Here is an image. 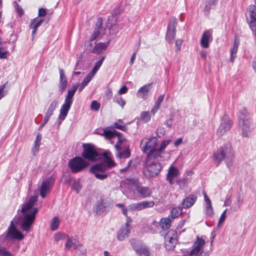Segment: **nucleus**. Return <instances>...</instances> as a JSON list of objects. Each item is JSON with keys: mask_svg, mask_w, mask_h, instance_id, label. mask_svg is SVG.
<instances>
[{"mask_svg": "<svg viewBox=\"0 0 256 256\" xmlns=\"http://www.w3.org/2000/svg\"><path fill=\"white\" fill-rule=\"evenodd\" d=\"M130 156V151L129 148V146H126V149L122 151H116V156L119 158H127Z\"/></svg>", "mask_w": 256, "mask_h": 256, "instance_id": "nucleus-34", "label": "nucleus"}, {"mask_svg": "<svg viewBox=\"0 0 256 256\" xmlns=\"http://www.w3.org/2000/svg\"><path fill=\"white\" fill-rule=\"evenodd\" d=\"M46 10L44 8H40L38 10V16H46Z\"/></svg>", "mask_w": 256, "mask_h": 256, "instance_id": "nucleus-64", "label": "nucleus"}, {"mask_svg": "<svg viewBox=\"0 0 256 256\" xmlns=\"http://www.w3.org/2000/svg\"><path fill=\"white\" fill-rule=\"evenodd\" d=\"M40 146H34L32 148V153L33 156H36V154L38 152Z\"/></svg>", "mask_w": 256, "mask_h": 256, "instance_id": "nucleus-63", "label": "nucleus"}, {"mask_svg": "<svg viewBox=\"0 0 256 256\" xmlns=\"http://www.w3.org/2000/svg\"><path fill=\"white\" fill-rule=\"evenodd\" d=\"M80 246V242L76 238H72L69 236H66V242L64 245L66 250H69L70 248L76 250L77 248Z\"/></svg>", "mask_w": 256, "mask_h": 256, "instance_id": "nucleus-22", "label": "nucleus"}, {"mask_svg": "<svg viewBox=\"0 0 256 256\" xmlns=\"http://www.w3.org/2000/svg\"><path fill=\"white\" fill-rule=\"evenodd\" d=\"M7 82L5 83L4 85L0 86V100L4 96L7 92L8 90H4L6 86V85Z\"/></svg>", "mask_w": 256, "mask_h": 256, "instance_id": "nucleus-55", "label": "nucleus"}, {"mask_svg": "<svg viewBox=\"0 0 256 256\" xmlns=\"http://www.w3.org/2000/svg\"><path fill=\"white\" fill-rule=\"evenodd\" d=\"M204 200L206 202V214L207 216L212 217L214 214V209L212 206L211 200L206 192H204Z\"/></svg>", "mask_w": 256, "mask_h": 256, "instance_id": "nucleus-24", "label": "nucleus"}, {"mask_svg": "<svg viewBox=\"0 0 256 256\" xmlns=\"http://www.w3.org/2000/svg\"><path fill=\"white\" fill-rule=\"evenodd\" d=\"M155 202L152 201H142L136 204H132L130 206L132 210H141L144 208H150L154 206Z\"/></svg>", "mask_w": 256, "mask_h": 256, "instance_id": "nucleus-18", "label": "nucleus"}, {"mask_svg": "<svg viewBox=\"0 0 256 256\" xmlns=\"http://www.w3.org/2000/svg\"><path fill=\"white\" fill-rule=\"evenodd\" d=\"M132 249L140 256H150V252L148 248L143 242L134 238L129 240Z\"/></svg>", "mask_w": 256, "mask_h": 256, "instance_id": "nucleus-9", "label": "nucleus"}, {"mask_svg": "<svg viewBox=\"0 0 256 256\" xmlns=\"http://www.w3.org/2000/svg\"><path fill=\"white\" fill-rule=\"evenodd\" d=\"M206 244L205 240L199 236L196 237L192 245V248L189 253L190 256H199L200 253Z\"/></svg>", "mask_w": 256, "mask_h": 256, "instance_id": "nucleus-16", "label": "nucleus"}, {"mask_svg": "<svg viewBox=\"0 0 256 256\" xmlns=\"http://www.w3.org/2000/svg\"><path fill=\"white\" fill-rule=\"evenodd\" d=\"M247 22L252 30L254 35L256 37V6L250 5L247 8L246 13Z\"/></svg>", "mask_w": 256, "mask_h": 256, "instance_id": "nucleus-10", "label": "nucleus"}, {"mask_svg": "<svg viewBox=\"0 0 256 256\" xmlns=\"http://www.w3.org/2000/svg\"><path fill=\"white\" fill-rule=\"evenodd\" d=\"M232 122L227 115H224L222 118L220 124L217 130V134L220 136L224 135L229 130L232 126Z\"/></svg>", "mask_w": 256, "mask_h": 256, "instance_id": "nucleus-14", "label": "nucleus"}, {"mask_svg": "<svg viewBox=\"0 0 256 256\" xmlns=\"http://www.w3.org/2000/svg\"><path fill=\"white\" fill-rule=\"evenodd\" d=\"M128 90V88L127 86L124 85V86H122L118 90V94L120 95L124 94H126Z\"/></svg>", "mask_w": 256, "mask_h": 256, "instance_id": "nucleus-62", "label": "nucleus"}, {"mask_svg": "<svg viewBox=\"0 0 256 256\" xmlns=\"http://www.w3.org/2000/svg\"><path fill=\"white\" fill-rule=\"evenodd\" d=\"M228 210L226 209L223 212L222 214L218 224V226L220 227L221 226L222 224H223V222H224L226 218V214Z\"/></svg>", "mask_w": 256, "mask_h": 256, "instance_id": "nucleus-50", "label": "nucleus"}, {"mask_svg": "<svg viewBox=\"0 0 256 256\" xmlns=\"http://www.w3.org/2000/svg\"><path fill=\"white\" fill-rule=\"evenodd\" d=\"M104 162L106 164L105 165L107 167V170L116 166V163L110 158H106L104 160Z\"/></svg>", "mask_w": 256, "mask_h": 256, "instance_id": "nucleus-48", "label": "nucleus"}, {"mask_svg": "<svg viewBox=\"0 0 256 256\" xmlns=\"http://www.w3.org/2000/svg\"><path fill=\"white\" fill-rule=\"evenodd\" d=\"M72 188L78 193L82 188V186L78 182L74 180L71 185Z\"/></svg>", "mask_w": 256, "mask_h": 256, "instance_id": "nucleus-46", "label": "nucleus"}, {"mask_svg": "<svg viewBox=\"0 0 256 256\" xmlns=\"http://www.w3.org/2000/svg\"><path fill=\"white\" fill-rule=\"evenodd\" d=\"M152 85V83H150L141 87L136 93L137 96L140 98L146 100L148 97V92L151 88Z\"/></svg>", "mask_w": 256, "mask_h": 256, "instance_id": "nucleus-23", "label": "nucleus"}, {"mask_svg": "<svg viewBox=\"0 0 256 256\" xmlns=\"http://www.w3.org/2000/svg\"><path fill=\"white\" fill-rule=\"evenodd\" d=\"M92 78L93 76L88 74L83 81L80 84H78V90L79 92L82 91L84 88L89 83Z\"/></svg>", "mask_w": 256, "mask_h": 256, "instance_id": "nucleus-39", "label": "nucleus"}, {"mask_svg": "<svg viewBox=\"0 0 256 256\" xmlns=\"http://www.w3.org/2000/svg\"><path fill=\"white\" fill-rule=\"evenodd\" d=\"M104 58L105 57L104 56L102 57L99 60L95 62L94 66L92 70L89 73L90 74H91L93 76L95 75V74L96 73L98 70H99V68L102 65Z\"/></svg>", "mask_w": 256, "mask_h": 256, "instance_id": "nucleus-38", "label": "nucleus"}, {"mask_svg": "<svg viewBox=\"0 0 256 256\" xmlns=\"http://www.w3.org/2000/svg\"><path fill=\"white\" fill-rule=\"evenodd\" d=\"M102 24L103 20L102 18H98L94 30L90 38V42L94 40L96 38L100 36V34L103 30Z\"/></svg>", "mask_w": 256, "mask_h": 256, "instance_id": "nucleus-20", "label": "nucleus"}, {"mask_svg": "<svg viewBox=\"0 0 256 256\" xmlns=\"http://www.w3.org/2000/svg\"><path fill=\"white\" fill-rule=\"evenodd\" d=\"M38 200V196H33L30 197L28 202L22 206L21 212L22 214L20 218L21 228L25 232H28L30 227L34 222L36 214L38 210L34 208Z\"/></svg>", "mask_w": 256, "mask_h": 256, "instance_id": "nucleus-1", "label": "nucleus"}, {"mask_svg": "<svg viewBox=\"0 0 256 256\" xmlns=\"http://www.w3.org/2000/svg\"><path fill=\"white\" fill-rule=\"evenodd\" d=\"M0 254L2 256H12L11 254L6 249L0 246Z\"/></svg>", "mask_w": 256, "mask_h": 256, "instance_id": "nucleus-53", "label": "nucleus"}, {"mask_svg": "<svg viewBox=\"0 0 256 256\" xmlns=\"http://www.w3.org/2000/svg\"><path fill=\"white\" fill-rule=\"evenodd\" d=\"M213 156L217 162V166L222 160H225L228 168H230L234 158V151L231 144L227 143L224 146L220 147L214 154Z\"/></svg>", "mask_w": 256, "mask_h": 256, "instance_id": "nucleus-2", "label": "nucleus"}, {"mask_svg": "<svg viewBox=\"0 0 256 256\" xmlns=\"http://www.w3.org/2000/svg\"><path fill=\"white\" fill-rule=\"evenodd\" d=\"M100 108V104L96 100H93L90 104L91 110L95 111H98Z\"/></svg>", "mask_w": 256, "mask_h": 256, "instance_id": "nucleus-52", "label": "nucleus"}, {"mask_svg": "<svg viewBox=\"0 0 256 256\" xmlns=\"http://www.w3.org/2000/svg\"><path fill=\"white\" fill-rule=\"evenodd\" d=\"M105 208V206L104 204V202L102 200L99 202L97 205L96 211L98 213L100 214L104 212Z\"/></svg>", "mask_w": 256, "mask_h": 256, "instance_id": "nucleus-51", "label": "nucleus"}, {"mask_svg": "<svg viewBox=\"0 0 256 256\" xmlns=\"http://www.w3.org/2000/svg\"><path fill=\"white\" fill-rule=\"evenodd\" d=\"M172 220L170 216H169L168 218H162L160 224L156 220H154L150 225V227L154 230H150V232L152 233L156 232L158 228L159 225L164 230H166L170 228L171 226L170 223Z\"/></svg>", "mask_w": 256, "mask_h": 256, "instance_id": "nucleus-13", "label": "nucleus"}, {"mask_svg": "<svg viewBox=\"0 0 256 256\" xmlns=\"http://www.w3.org/2000/svg\"><path fill=\"white\" fill-rule=\"evenodd\" d=\"M82 148L83 151L82 153V157L84 160L94 162L99 156V154L93 144H82Z\"/></svg>", "mask_w": 256, "mask_h": 256, "instance_id": "nucleus-8", "label": "nucleus"}, {"mask_svg": "<svg viewBox=\"0 0 256 256\" xmlns=\"http://www.w3.org/2000/svg\"><path fill=\"white\" fill-rule=\"evenodd\" d=\"M68 235L64 234L62 232H58L54 236V239L56 242H58L61 240L66 239V236Z\"/></svg>", "mask_w": 256, "mask_h": 256, "instance_id": "nucleus-47", "label": "nucleus"}, {"mask_svg": "<svg viewBox=\"0 0 256 256\" xmlns=\"http://www.w3.org/2000/svg\"><path fill=\"white\" fill-rule=\"evenodd\" d=\"M158 157L148 155L143 173L146 178H154L158 175L162 169L161 164L158 162Z\"/></svg>", "mask_w": 256, "mask_h": 256, "instance_id": "nucleus-3", "label": "nucleus"}, {"mask_svg": "<svg viewBox=\"0 0 256 256\" xmlns=\"http://www.w3.org/2000/svg\"><path fill=\"white\" fill-rule=\"evenodd\" d=\"M60 220L58 217H54L51 221L50 228L52 230H56L59 226Z\"/></svg>", "mask_w": 256, "mask_h": 256, "instance_id": "nucleus-44", "label": "nucleus"}, {"mask_svg": "<svg viewBox=\"0 0 256 256\" xmlns=\"http://www.w3.org/2000/svg\"><path fill=\"white\" fill-rule=\"evenodd\" d=\"M114 126L115 128L122 131H126V126L118 124L117 122H114Z\"/></svg>", "mask_w": 256, "mask_h": 256, "instance_id": "nucleus-59", "label": "nucleus"}, {"mask_svg": "<svg viewBox=\"0 0 256 256\" xmlns=\"http://www.w3.org/2000/svg\"><path fill=\"white\" fill-rule=\"evenodd\" d=\"M170 140H166L163 141L159 148L158 149L156 148V152H155V154H156V156L159 158L160 157V154L165 149L166 146L169 144L170 142Z\"/></svg>", "mask_w": 256, "mask_h": 256, "instance_id": "nucleus-41", "label": "nucleus"}, {"mask_svg": "<svg viewBox=\"0 0 256 256\" xmlns=\"http://www.w3.org/2000/svg\"><path fill=\"white\" fill-rule=\"evenodd\" d=\"M177 232L175 230L168 231L165 236L164 238H168L170 240H176Z\"/></svg>", "mask_w": 256, "mask_h": 256, "instance_id": "nucleus-43", "label": "nucleus"}, {"mask_svg": "<svg viewBox=\"0 0 256 256\" xmlns=\"http://www.w3.org/2000/svg\"><path fill=\"white\" fill-rule=\"evenodd\" d=\"M106 170H107V167L104 164H95L92 166L90 169V172L97 179L100 180H104L108 178V174Z\"/></svg>", "mask_w": 256, "mask_h": 256, "instance_id": "nucleus-11", "label": "nucleus"}, {"mask_svg": "<svg viewBox=\"0 0 256 256\" xmlns=\"http://www.w3.org/2000/svg\"><path fill=\"white\" fill-rule=\"evenodd\" d=\"M54 184L53 179L52 176L48 177L43 180L40 188V196L44 198L47 194L50 192V188Z\"/></svg>", "mask_w": 256, "mask_h": 256, "instance_id": "nucleus-15", "label": "nucleus"}, {"mask_svg": "<svg viewBox=\"0 0 256 256\" xmlns=\"http://www.w3.org/2000/svg\"><path fill=\"white\" fill-rule=\"evenodd\" d=\"M176 19L173 18L168 26L166 38V41L170 44H172L176 38Z\"/></svg>", "mask_w": 256, "mask_h": 256, "instance_id": "nucleus-12", "label": "nucleus"}, {"mask_svg": "<svg viewBox=\"0 0 256 256\" xmlns=\"http://www.w3.org/2000/svg\"><path fill=\"white\" fill-rule=\"evenodd\" d=\"M180 175V172L179 170L177 168L171 165L168 168L166 176V180L172 186L174 183V180L178 178Z\"/></svg>", "mask_w": 256, "mask_h": 256, "instance_id": "nucleus-17", "label": "nucleus"}, {"mask_svg": "<svg viewBox=\"0 0 256 256\" xmlns=\"http://www.w3.org/2000/svg\"><path fill=\"white\" fill-rule=\"evenodd\" d=\"M165 239V248L168 250H172L175 248L177 240H170L168 238Z\"/></svg>", "mask_w": 256, "mask_h": 256, "instance_id": "nucleus-40", "label": "nucleus"}, {"mask_svg": "<svg viewBox=\"0 0 256 256\" xmlns=\"http://www.w3.org/2000/svg\"><path fill=\"white\" fill-rule=\"evenodd\" d=\"M43 21V19L38 18H34L31 20L30 28L32 30V38L37 31L38 28L41 26Z\"/></svg>", "mask_w": 256, "mask_h": 256, "instance_id": "nucleus-26", "label": "nucleus"}, {"mask_svg": "<svg viewBox=\"0 0 256 256\" xmlns=\"http://www.w3.org/2000/svg\"><path fill=\"white\" fill-rule=\"evenodd\" d=\"M50 118L44 115V120L42 121V124H40V126H39V128H38V130H40L43 128V126L48 122V121L50 120Z\"/></svg>", "mask_w": 256, "mask_h": 256, "instance_id": "nucleus-60", "label": "nucleus"}, {"mask_svg": "<svg viewBox=\"0 0 256 256\" xmlns=\"http://www.w3.org/2000/svg\"><path fill=\"white\" fill-rule=\"evenodd\" d=\"M24 238V236L21 232L17 230L14 226L12 221L11 222L10 224L8 226L6 234H4L0 236V240H22Z\"/></svg>", "mask_w": 256, "mask_h": 256, "instance_id": "nucleus-7", "label": "nucleus"}, {"mask_svg": "<svg viewBox=\"0 0 256 256\" xmlns=\"http://www.w3.org/2000/svg\"><path fill=\"white\" fill-rule=\"evenodd\" d=\"M42 140V134L38 133L36 137V138L34 140V146H40V142Z\"/></svg>", "mask_w": 256, "mask_h": 256, "instance_id": "nucleus-57", "label": "nucleus"}, {"mask_svg": "<svg viewBox=\"0 0 256 256\" xmlns=\"http://www.w3.org/2000/svg\"><path fill=\"white\" fill-rule=\"evenodd\" d=\"M114 102L117 103L122 108H124V106L126 104V101L124 100L121 96H115L114 98Z\"/></svg>", "mask_w": 256, "mask_h": 256, "instance_id": "nucleus-45", "label": "nucleus"}, {"mask_svg": "<svg viewBox=\"0 0 256 256\" xmlns=\"http://www.w3.org/2000/svg\"><path fill=\"white\" fill-rule=\"evenodd\" d=\"M109 45V42H99L96 44L95 46L91 50V52L94 54H100L103 50H106Z\"/></svg>", "mask_w": 256, "mask_h": 256, "instance_id": "nucleus-28", "label": "nucleus"}, {"mask_svg": "<svg viewBox=\"0 0 256 256\" xmlns=\"http://www.w3.org/2000/svg\"><path fill=\"white\" fill-rule=\"evenodd\" d=\"M183 42V40L182 39H178L175 42L176 52H178L180 50V47Z\"/></svg>", "mask_w": 256, "mask_h": 256, "instance_id": "nucleus-54", "label": "nucleus"}, {"mask_svg": "<svg viewBox=\"0 0 256 256\" xmlns=\"http://www.w3.org/2000/svg\"><path fill=\"white\" fill-rule=\"evenodd\" d=\"M165 134V130L163 128H160L156 130V136L158 138H161Z\"/></svg>", "mask_w": 256, "mask_h": 256, "instance_id": "nucleus-56", "label": "nucleus"}, {"mask_svg": "<svg viewBox=\"0 0 256 256\" xmlns=\"http://www.w3.org/2000/svg\"><path fill=\"white\" fill-rule=\"evenodd\" d=\"M59 72L60 74L59 88L61 92H64L67 86L68 81L66 76L64 74L63 70L60 69Z\"/></svg>", "mask_w": 256, "mask_h": 256, "instance_id": "nucleus-31", "label": "nucleus"}, {"mask_svg": "<svg viewBox=\"0 0 256 256\" xmlns=\"http://www.w3.org/2000/svg\"><path fill=\"white\" fill-rule=\"evenodd\" d=\"M80 245L78 248V250L81 254H86V250L83 246L82 244L80 242Z\"/></svg>", "mask_w": 256, "mask_h": 256, "instance_id": "nucleus-61", "label": "nucleus"}, {"mask_svg": "<svg viewBox=\"0 0 256 256\" xmlns=\"http://www.w3.org/2000/svg\"><path fill=\"white\" fill-rule=\"evenodd\" d=\"M197 199L196 196L190 194L186 197L182 201V205L184 208H189L191 207L196 202Z\"/></svg>", "mask_w": 256, "mask_h": 256, "instance_id": "nucleus-30", "label": "nucleus"}, {"mask_svg": "<svg viewBox=\"0 0 256 256\" xmlns=\"http://www.w3.org/2000/svg\"><path fill=\"white\" fill-rule=\"evenodd\" d=\"M116 136L118 138V142L114 145V148L116 151H118L121 150V146L127 142V140L120 132H118Z\"/></svg>", "mask_w": 256, "mask_h": 256, "instance_id": "nucleus-33", "label": "nucleus"}, {"mask_svg": "<svg viewBox=\"0 0 256 256\" xmlns=\"http://www.w3.org/2000/svg\"><path fill=\"white\" fill-rule=\"evenodd\" d=\"M71 106V104L64 102L61 106L58 116V120L60 121V123L66 118Z\"/></svg>", "mask_w": 256, "mask_h": 256, "instance_id": "nucleus-25", "label": "nucleus"}, {"mask_svg": "<svg viewBox=\"0 0 256 256\" xmlns=\"http://www.w3.org/2000/svg\"><path fill=\"white\" fill-rule=\"evenodd\" d=\"M102 132L105 138L108 140H111L116 136L118 134V132L115 130H107L106 129H102L100 130Z\"/></svg>", "mask_w": 256, "mask_h": 256, "instance_id": "nucleus-37", "label": "nucleus"}, {"mask_svg": "<svg viewBox=\"0 0 256 256\" xmlns=\"http://www.w3.org/2000/svg\"><path fill=\"white\" fill-rule=\"evenodd\" d=\"M78 84H73L72 88L68 90V94L64 100V102L72 104V98L78 88Z\"/></svg>", "mask_w": 256, "mask_h": 256, "instance_id": "nucleus-29", "label": "nucleus"}, {"mask_svg": "<svg viewBox=\"0 0 256 256\" xmlns=\"http://www.w3.org/2000/svg\"><path fill=\"white\" fill-rule=\"evenodd\" d=\"M136 190L137 194L143 198L150 197L152 194V190L148 186H137Z\"/></svg>", "mask_w": 256, "mask_h": 256, "instance_id": "nucleus-21", "label": "nucleus"}, {"mask_svg": "<svg viewBox=\"0 0 256 256\" xmlns=\"http://www.w3.org/2000/svg\"><path fill=\"white\" fill-rule=\"evenodd\" d=\"M158 141V138L155 136L150 138H144L140 143V148L142 152L144 153L148 152V155L152 154V156H156L155 152H156Z\"/></svg>", "mask_w": 256, "mask_h": 256, "instance_id": "nucleus-6", "label": "nucleus"}, {"mask_svg": "<svg viewBox=\"0 0 256 256\" xmlns=\"http://www.w3.org/2000/svg\"><path fill=\"white\" fill-rule=\"evenodd\" d=\"M238 129L243 137L250 136L251 134L250 116L245 108H243L240 112Z\"/></svg>", "mask_w": 256, "mask_h": 256, "instance_id": "nucleus-4", "label": "nucleus"}, {"mask_svg": "<svg viewBox=\"0 0 256 256\" xmlns=\"http://www.w3.org/2000/svg\"><path fill=\"white\" fill-rule=\"evenodd\" d=\"M240 44V40L236 37L234 38L233 46L230 49V61L233 62L234 58L236 57V53Z\"/></svg>", "mask_w": 256, "mask_h": 256, "instance_id": "nucleus-32", "label": "nucleus"}, {"mask_svg": "<svg viewBox=\"0 0 256 256\" xmlns=\"http://www.w3.org/2000/svg\"><path fill=\"white\" fill-rule=\"evenodd\" d=\"M130 232V228L122 226L117 233V238L120 240H124Z\"/></svg>", "mask_w": 256, "mask_h": 256, "instance_id": "nucleus-27", "label": "nucleus"}, {"mask_svg": "<svg viewBox=\"0 0 256 256\" xmlns=\"http://www.w3.org/2000/svg\"><path fill=\"white\" fill-rule=\"evenodd\" d=\"M58 101L56 100L51 102L48 106V108L45 114V115L50 118L54 114V110L57 107Z\"/></svg>", "mask_w": 256, "mask_h": 256, "instance_id": "nucleus-35", "label": "nucleus"}, {"mask_svg": "<svg viewBox=\"0 0 256 256\" xmlns=\"http://www.w3.org/2000/svg\"><path fill=\"white\" fill-rule=\"evenodd\" d=\"M182 213V208H174L172 209L171 210V216L170 218L172 219L174 218H178L180 216Z\"/></svg>", "mask_w": 256, "mask_h": 256, "instance_id": "nucleus-42", "label": "nucleus"}, {"mask_svg": "<svg viewBox=\"0 0 256 256\" xmlns=\"http://www.w3.org/2000/svg\"><path fill=\"white\" fill-rule=\"evenodd\" d=\"M164 94L160 95L154 104L150 111V112L152 113L154 115L159 110L160 104L164 100Z\"/></svg>", "mask_w": 256, "mask_h": 256, "instance_id": "nucleus-36", "label": "nucleus"}, {"mask_svg": "<svg viewBox=\"0 0 256 256\" xmlns=\"http://www.w3.org/2000/svg\"><path fill=\"white\" fill-rule=\"evenodd\" d=\"M141 120L144 122H148L150 120V116L148 112H144L141 114Z\"/></svg>", "mask_w": 256, "mask_h": 256, "instance_id": "nucleus-49", "label": "nucleus"}, {"mask_svg": "<svg viewBox=\"0 0 256 256\" xmlns=\"http://www.w3.org/2000/svg\"><path fill=\"white\" fill-rule=\"evenodd\" d=\"M212 30H206L202 35L200 44V46L204 48H207L210 46V42L212 40Z\"/></svg>", "mask_w": 256, "mask_h": 256, "instance_id": "nucleus-19", "label": "nucleus"}, {"mask_svg": "<svg viewBox=\"0 0 256 256\" xmlns=\"http://www.w3.org/2000/svg\"><path fill=\"white\" fill-rule=\"evenodd\" d=\"M122 10V6H116L113 10V14L116 16L119 14Z\"/></svg>", "mask_w": 256, "mask_h": 256, "instance_id": "nucleus-58", "label": "nucleus"}, {"mask_svg": "<svg viewBox=\"0 0 256 256\" xmlns=\"http://www.w3.org/2000/svg\"><path fill=\"white\" fill-rule=\"evenodd\" d=\"M90 165V162L81 156H76L69 160L68 166L72 173L84 171Z\"/></svg>", "mask_w": 256, "mask_h": 256, "instance_id": "nucleus-5", "label": "nucleus"}]
</instances>
